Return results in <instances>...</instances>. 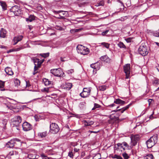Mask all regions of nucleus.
<instances>
[{
	"label": "nucleus",
	"instance_id": "37998d69",
	"mask_svg": "<svg viewBox=\"0 0 159 159\" xmlns=\"http://www.w3.org/2000/svg\"><path fill=\"white\" fill-rule=\"evenodd\" d=\"M42 91L43 92L48 93L49 92V88H44L42 90Z\"/></svg>",
	"mask_w": 159,
	"mask_h": 159
},
{
	"label": "nucleus",
	"instance_id": "a878e982",
	"mask_svg": "<svg viewBox=\"0 0 159 159\" xmlns=\"http://www.w3.org/2000/svg\"><path fill=\"white\" fill-rule=\"evenodd\" d=\"M43 80L44 84L46 86L49 85L51 84V82L49 81L47 79H43Z\"/></svg>",
	"mask_w": 159,
	"mask_h": 159
},
{
	"label": "nucleus",
	"instance_id": "58836bf2",
	"mask_svg": "<svg viewBox=\"0 0 159 159\" xmlns=\"http://www.w3.org/2000/svg\"><path fill=\"white\" fill-rule=\"evenodd\" d=\"M44 59H42L41 60L39 61V64H37V68H40L41 66V64L44 61Z\"/></svg>",
	"mask_w": 159,
	"mask_h": 159
},
{
	"label": "nucleus",
	"instance_id": "c756f323",
	"mask_svg": "<svg viewBox=\"0 0 159 159\" xmlns=\"http://www.w3.org/2000/svg\"><path fill=\"white\" fill-rule=\"evenodd\" d=\"M144 158L145 159H153V157L152 154H150L147 155Z\"/></svg>",
	"mask_w": 159,
	"mask_h": 159
},
{
	"label": "nucleus",
	"instance_id": "b1692460",
	"mask_svg": "<svg viewBox=\"0 0 159 159\" xmlns=\"http://www.w3.org/2000/svg\"><path fill=\"white\" fill-rule=\"evenodd\" d=\"M14 82L15 86L18 87L20 85V80L16 78L14 80Z\"/></svg>",
	"mask_w": 159,
	"mask_h": 159
},
{
	"label": "nucleus",
	"instance_id": "338daca9",
	"mask_svg": "<svg viewBox=\"0 0 159 159\" xmlns=\"http://www.w3.org/2000/svg\"><path fill=\"white\" fill-rule=\"evenodd\" d=\"M116 158L117 159H122V158L121 156L119 155H117Z\"/></svg>",
	"mask_w": 159,
	"mask_h": 159
},
{
	"label": "nucleus",
	"instance_id": "4d7b16f0",
	"mask_svg": "<svg viewBox=\"0 0 159 159\" xmlns=\"http://www.w3.org/2000/svg\"><path fill=\"white\" fill-rule=\"evenodd\" d=\"M108 30H107L105 31L102 32V34L103 36L105 35L106 34H107L108 33Z\"/></svg>",
	"mask_w": 159,
	"mask_h": 159
},
{
	"label": "nucleus",
	"instance_id": "6ab92c4d",
	"mask_svg": "<svg viewBox=\"0 0 159 159\" xmlns=\"http://www.w3.org/2000/svg\"><path fill=\"white\" fill-rule=\"evenodd\" d=\"M89 52V50L88 48L84 47L82 51L81 54L86 55L88 54Z\"/></svg>",
	"mask_w": 159,
	"mask_h": 159
},
{
	"label": "nucleus",
	"instance_id": "13d9d810",
	"mask_svg": "<svg viewBox=\"0 0 159 159\" xmlns=\"http://www.w3.org/2000/svg\"><path fill=\"white\" fill-rule=\"evenodd\" d=\"M154 113V111H153L152 112V114H151L150 116V117H149V118L150 119H153V115Z\"/></svg>",
	"mask_w": 159,
	"mask_h": 159
},
{
	"label": "nucleus",
	"instance_id": "f03ea898",
	"mask_svg": "<svg viewBox=\"0 0 159 159\" xmlns=\"http://www.w3.org/2000/svg\"><path fill=\"white\" fill-rule=\"evenodd\" d=\"M138 52L139 54L144 56L147 55L148 52L147 47L145 44H142L138 49Z\"/></svg>",
	"mask_w": 159,
	"mask_h": 159
},
{
	"label": "nucleus",
	"instance_id": "423d86ee",
	"mask_svg": "<svg viewBox=\"0 0 159 159\" xmlns=\"http://www.w3.org/2000/svg\"><path fill=\"white\" fill-rule=\"evenodd\" d=\"M91 90L90 88H84L83 91L80 93V95L82 98H87L90 95Z\"/></svg>",
	"mask_w": 159,
	"mask_h": 159
},
{
	"label": "nucleus",
	"instance_id": "c85d7f7f",
	"mask_svg": "<svg viewBox=\"0 0 159 159\" xmlns=\"http://www.w3.org/2000/svg\"><path fill=\"white\" fill-rule=\"evenodd\" d=\"M98 89L99 90L104 91L107 89V86L106 85H102L99 87Z\"/></svg>",
	"mask_w": 159,
	"mask_h": 159
},
{
	"label": "nucleus",
	"instance_id": "c9c22d12",
	"mask_svg": "<svg viewBox=\"0 0 159 159\" xmlns=\"http://www.w3.org/2000/svg\"><path fill=\"white\" fill-rule=\"evenodd\" d=\"M17 154V152L16 151H11L10 152L9 154L8 155L10 156H12L14 155H16Z\"/></svg>",
	"mask_w": 159,
	"mask_h": 159
},
{
	"label": "nucleus",
	"instance_id": "dca6fc26",
	"mask_svg": "<svg viewBox=\"0 0 159 159\" xmlns=\"http://www.w3.org/2000/svg\"><path fill=\"white\" fill-rule=\"evenodd\" d=\"M34 62L35 66H34V71L37 70L39 68H37V64H39V59L38 58H36L34 59Z\"/></svg>",
	"mask_w": 159,
	"mask_h": 159
},
{
	"label": "nucleus",
	"instance_id": "bb28decb",
	"mask_svg": "<svg viewBox=\"0 0 159 159\" xmlns=\"http://www.w3.org/2000/svg\"><path fill=\"white\" fill-rule=\"evenodd\" d=\"M47 135V132L46 131L39 133L38 134V135L41 138H43L45 137Z\"/></svg>",
	"mask_w": 159,
	"mask_h": 159
},
{
	"label": "nucleus",
	"instance_id": "79ce46f5",
	"mask_svg": "<svg viewBox=\"0 0 159 159\" xmlns=\"http://www.w3.org/2000/svg\"><path fill=\"white\" fill-rule=\"evenodd\" d=\"M153 34L155 36L159 37V30L154 33Z\"/></svg>",
	"mask_w": 159,
	"mask_h": 159
},
{
	"label": "nucleus",
	"instance_id": "4468645a",
	"mask_svg": "<svg viewBox=\"0 0 159 159\" xmlns=\"http://www.w3.org/2000/svg\"><path fill=\"white\" fill-rule=\"evenodd\" d=\"M100 59L102 61H105L107 63L109 62L110 60V58L106 55L101 57H100Z\"/></svg>",
	"mask_w": 159,
	"mask_h": 159
},
{
	"label": "nucleus",
	"instance_id": "473e14b6",
	"mask_svg": "<svg viewBox=\"0 0 159 159\" xmlns=\"http://www.w3.org/2000/svg\"><path fill=\"white\" fill-rule=\"evenodd\" d=\"M66 12H67L66 11H63L62 10H60L58 11H55L54 12L56 14H58L59 13H61V12H62V14H61V15H62L63 16H66V15H65L66 14Z\"/></svg>",
	"mask_w": 159,
	"mask_h": 159
},
{
	"label": "nucleus",
	"instance_id": "de8ad7c7",
	"mask_svg": "<svg viewBox=\"0 0 159 159\" xmlns=\"http://www.w3.org/2000/svg\"><path fill=\"white\" fill-rule=\"evenodd\" d=\"M96 64L95 63L94 64H92L91 65V67L93 68L94 69H96Z\"/></svg>",
	"mask_w": 159,
	"mask_h": 159
},
{
	"label": "nucleus",
	"instance_id": "f8f14e48",
	"mask_svg": "<svg viewBox=\"0 0 159 159\" xmlns=\"http://www.w3.org/2000/svg\"><path fill=\"white\" fill-rule=\"evenodd\" d=\"M15 143V140L13 139H11L6 144V146L8 148H12L14 146Z\"/></svg>",
	"mask_w": 159,
	"mask_h": 159
},
{
	"label": "nucleus",
	"instance_id": "9b49d317",
	"mask_svg": "<svg viewBox=\"0 0 159 159\" xmlns=\"http://www.w3.org/2000/svg\"><path fill=\"white\" fill-rule=\"evenodd\" d=\"M23 130L27 131L31 129L32 127L31 125L27 122H24L22 125Z\"/></svg>",
	"mask_w": 159,
	"mask_h": 159
},
{
	"label": "nucleus",
	"instance_id": "680f3d73",
	"mask_svg": "<svg viewBox=\"0 0 159 159\" xmlns=\"http://www.w3.org/2000/svg\"><path fill=\"white\" fill-rule=\"evenodd\" d=\"M117 155H117L116 154L114 155H112L111 156V157L112 158H117Z\"/></svg>",
	"mask_w": 159,
	"mask_h": 159
},
{
	"label": "nucleus",
	"instance_id": "20e7f679",
	"mask_svg": "<svg viewBox=\"0 0 159 159\" xmlns=\"http://www.w3.org/2000/svg\"><path fill=\"white\" fill-rule=\"evenodd\" d=\"M51 73L55 76L61 77L63 76L64 73L61 68L52 69L50 70Z\"/></svg>",
	"mask_w": 159,
	"mask_h": 159
},
{
	"label": "nucleus",
	"instance_id": "09e8293b",
	"mask_svg": "<svg viewBox=\"0 0 159 159\" xmlns=\"http://www.w3.org/2000/svg\"><path fill=\"white\" fill-rule=\"evenodd\" d=\"M82 29H83L82 28H80V29H76L73 30V31L75 32H77L78 31H80Z\"/></svg>",
	"mask_w": 159,
	"mask_h": 159
},
{
	"label": "nucleus",
	"instance_id": "cd10ccee",
	"mask_svg": "<svg viewBox=\"0 0 159 159\" xmlns=\"http://www.w3.org/2000/svg\"><path fill=\"white\" fill-rule=\"evenodd\" d=\"M117 45L120 48H126V46L123 43L121 42H120L119 43H118L117 44Z\"/></svg>",
	"mask_w": 159,
	"mask_h": 159
},
{
	"label": "nucleus",
	"instance_id": "393cba45",
	"mask_svg": "<svg viewBox=\"0 0 159 159\" xmlns=\"http://www.w3.org/2000/svg\"><path fill=\"white\" fill-rule=\"evenodd\" d=\"M5 85V82L0 80V88H1V91H3L6 90L5 89H3ZM6 90H7L6 89Z\"/></svg>",
	"mask_w": 159,
	"mask_h": 159
},
{
	"label": "nucleus",
	"instance_id": "39448f33",
	"mask_svg": "<svg viewBox=\"0 0 159 159\" xmlns=\"http://www.w3.org/2000/svg\"><path fill=\"white\" fill-rule=\"evenodd\" d=\"M128 144L125 142L122 143H118L116 145H115L114 149H123L124 150L126 148H128Z\"/></svg>",
	"mask_w": 159,
	"mask_h": 159
},
{
	"label": "nucleus",
	"instance_id": "f704fd0d",
	"mask_svg": "<svg viewBox=\"0 0 159 159\" xmlns=\"http://www.w3.org/2000/svg\"><path fill=\"white\" fill-rule=\"evenodd\" d=\"M7 120L6 119H3L2 120V124L3 125V128H4V129H5L6 127L5 125H7Z\"/></svg>",
	"mask_w": 159,
	"mask_h": 159
},
{
	"label": "nucleus",
	"instance_id": "0e129e2a",
	"mask_svg": "<svg viewBox=\"0 0 159 159\" xmlns=\"http://www.w3.org/2000/svg\"><path fill=\"white\" fill-rule=\"evenodd\" d=\"M13 140H15V143H16V141L17 142H20V140L17 139H13Z\"/></svg>",
	"mask_w": 159,
	"mask_h": 159
},
{
	"label": "nucleus",
	"instance_id": "e2e57ef3",
	"mask_svg": "<svg viewBox=\"0 0 159 159\" xmlns=\"http://www.w3.org/2000/svg\"><path fill=\"white\" fill-rule=\"evenodd\" d=\"M153 83L155 84H158V81L157 80H155L153 82Z\"/></svg>",
	"mask_w": 159,
	"mask_h": 159
},
{
	"label": "nucleus",
	"instance_id": "6e6552de",
	"mask_svg": "<svg viewBox=\"0 0 159 159\" xmlns=\"http://www.w3.org/2000/svg\"><path fill=\"white\" fill-rule=\"evenodd\" d=\"M130 64H127L123 66L124 70L126 74V78L128 79L129 76L130 72Z\"/></svg>",
	"mask_w": 159,
	"mask_h": 159
},
{
	"label": "nucleus",
	"instance_id": "1a4fd4ad",
	"mask_svg": "<svg viewBox=\"0 0 159 159\" xmlns=\"http://www.w3.org/2000/svg\"><path fill=\"white\" fill-rule=\"evenodd\" d=\"M131 143L133 146L135 145L139 139V135L136 134L135 135H132L131 136Z\"/></svg>",
	"mask_w": 159,
	"mask_h": 159
},
{
	"label": "nucleus",
	"instance_id": "052dcab7",
	"mask_svg": "<svg viewBox=\"0 0 159 159\" xmlns=\"http://www.w3.org/2000/svg\"><path fill=\"white\" fill-rule=\"evenodd\" d=\"M41 157L42 158H43L44 157H46V158H47V157L43 153H42V154L41 155Z\"/></svg>",
	"mask_w": 159,
	"mask_h": 159
},
{
	"label": "nucleus",
	"instance_id": "864d4df0",
	"mask_svg": "<svg viewBox=\"0 0 159 159\" xmlns=\"http://www.w3.org/2000/svg\"><path fill=\"white\" fill-rule=\"evenodd\" d=\"M26 86L27 87H29L31 86L29 81H26Z\"/></svg>",
	"mask_w": 159,
	"mask_h": 159
},
{
	"label": "nucleus",
	"instance_id": "a211bd4d",
	"mask_svg": "<svg viewBox=\"0 0 159 159\" xmlns=\"http://www.w3.org/2000/svg\"><path fill=\"white\" fill-rule=\"evenodd\" d=\"M0 5L2 7L3 11H5L7 9V6L5 2L0 0Z\"/></svg>",
	"mask_w": 159,
	"mask_h": 159
},
{
	"label": "nucleus",
	"instance_id": "603ef678",
	"mask_svg": "<svg viewBox=\"0 0 159 159\" xmlns=\"http://www.w3.org/2000/svg\"><path fill=\"white\" fill-rule=\"evenodd\" d=\"M68 156L70 157H73V153L71 152H69L68 153Z\"/></svg>",
	"mask_w": 159,
	"mask_h": 159
},
{
	"label": "nucleus",
	"instance_id": "5fc2aeb1",
	"mask_svg": "<svg viewBox=\"0 0 159 159\" xmlns=\"http://www.w3.org/2000/svg\"><path fill=\"white\" fill-rule=\"evenodd\" d=\"M74 72V70H73V69H70V70L67 71V73L68 74H69V73L71 74V73H73Z\"/></svg>",
	"mask_w": 159,
	"mask_h": 159
},
{
	"label": "nucleus",
	"instance_id": "4be33fe9",
	"mask_svg": "<svg viewBox=\"0 0 159 159\" xmlns=\"http://www.w3.org/2000/svg\"><path fill=\"white\" fill-rule=\"evenodd\" d=\"M114 103L116 104H124L125 103V101L122 100L118 98L116 99L114 101Z\"/></svg>",
	"mask_w": 159,
	"mask_h": 159
},
{
	"label": "nucleus",
	"instance_id": "a18cd8bd",
	"mask_svg": "<svg viewBox=\"0 0 159 159\" xmlns=\"http://www.w3.org/2000/svg\"><path fill=\"white\" fill-rule=\"evenodd\" d=\"M23 47H21L19 48H16L14 50L15 51H18L20 50L23 49Z\"/></svg>",
	"mask_w": 159,
	"mask_h": 159
},
{
	"label": "nucleus",
	"instance_id": "f257e3e1",
	"mask_svg": "<svg viewBox=\"0 0 159 159\" xmlns=\"http://www.w3.org/2000/svg\"><path fill=\"white\" fill-rule=\"evenodd\" d=\"M157 135L155 134L152 136L146 142L147 147L148 148H151L157 142Z\"/></svg>",
	"mask_w": 159,
	"mask_h": 159
},
{
	"label": "nucleus",
	"instance_id": "7ed1b4c3",
	"mask_svg": "<svg viewBox=\"0 0 159 159\" xmlns=\"http://www.w3.org/2000/svg\"><path fill=\"white\" fill-rule=\"evenodd\" d=\"M50 132L53 134L57 133L60 130L58 125L54 123H52L50 124Z\"/></svg>",
	"mask_w": 159,
	"mask_h": 159
},
{
	"label": "nucleus",
	"instance_id": "2f4dec72",
	"mask_svg": "<svg viewBox=\"0 0 159 159\" xmlns=\"http://www.w3.org/2000/svg\"><path fill=\"white\" fill-rule=\"evenodd\" d=\"M101 44L107 48H108L110 46V44L105 42H103L101 43Z\"/></svg>",
	"mask_w": 159,
	"mask_h": 159
},
{
	"label": "nucleus",
	"instance_id": "aec40b11",
	"mask_svg": "<svg viewBox=\"0 0 159 159\" xmlns=\"http://www.w3.org/2000/svg\"><path fill=\"white\" fill-rule=\"evenodd\" d=\"M7 34V31L4 29H2L1 30L0 37L2 38L5 37Z\"/></svg>",
	"mask_w": 159,
	"mask_h": 159
},
{
	"label": "nucleus",
	"instance_id": "49530a36",
	"mask_svg": "<svg viewBox=\"0 0 159 159\" xmlns=\"http://www.w3.org/2000/svg\"><path fill=\"white\" fill-rule=\"evenodd\" d=\"M94 106L95 107V108H100L101 107L100 105L96 103H94Z\"/></svg>",
	"mask_w": 159,
	"mask_h": 159
},
{
	"label": "nucleus",
	"instance_id": "6e6d98bb",
	"mask_svg": "<svg viewBox=\"0 0 159 159\" xmlns=\"http://www.w3.org/2000/svg\"><path fill=\"white\" fill-rule=\"evenodd\" d=\"M104 5V2L103 1H101L98 3V6H103Z\"/></svg>",
	"mask_w": 159,
	"mask_h": 159
},
{
	"label": "nucleus",
	"instance_id": "5701e85b",
	"mask_svg": "<svg viewBox=\"0 0 159 159\" xmlns=\"http://www.w3.org/2000/svg\"><path fill=\"white\" fill-rule=\"evenodd\" d=\"M35 19V16L33 15H30L28 18L26 19V20L27 21H30L31 22Z\"/></svg>",
	"mask_w": 159,
	"mask_h": 159
},
{
	"label": "nucleus",
	"instance_id": "72a5a7b5",
	"mask_svg": "<svg viewBox=\"0 0 159 159\" xmlns=\"http://www.w3.org/2000/svg\"><path fill=\"white\" fill-rule=\"evenodd\" d=\"M100 154L99 153H97L93 157V159H100Z\"/></svg>",
	"mask_w": 159,
	"mask_h": 159
},
{
	"label": "nucleus",
	"instance_id": "412c9836",
	"mask_svg": "<svg viewBox=\"0 0 159 159\" xmlns=\"http://www.w3.org/2000/svg\"><path fill=\"white\" fill-rule=\"evenodd\" d=\"M84 47V46H83L81 45H78L76 47L78 52L81 54L82 51L83 50Z\"/></svg>",
	"mask_w": 159,
	"mask_h": 159
},
{
	"label": "nucleus",
	"instance_id": "ddd939ff",
	"mask_svg": "<svg viewBox=\"0 0 159 159\" xmlns=\"http://www.w3.org/2000/svg\"><path fill=\"white\" fill-rule=\"evenodd\" d=\"M23 37L22 35L17 36L15 37L13 39V40L14 42V45H15L19 41H20L23 38Z\"/></svg>",
	"mask_w": 159,
	"mask_h": 159
},
{
	"label": "nucleus",
	"instance_id": "69168bd1",
	"mask_svg": "<svg viewBox=\"0 0 159 159\" xmlns=\"http://www.w3.org/2000/svg\"><path fill=\"white\" fill-rule=\"evenodd\" d=\"M74 151L75 152H78L79 150V149H78V148H74Z\"/></svg>",
	"mask_w": 159,
	"mask_h": 159
},
{
	"label": "nucleus",
	"instance_id": "8fccbe9b",
	"mask_svg": "<svg viewBox=\"0 0 159 159\" xmlns=\"http://www.w3.org/2000/svg\"><path fill=\"white\" fill-rule=\"evenodd\" d=\"M89 123V125H93V124H94V121H91V120H88L87 121Z\"/></svg>",
	"mask_w": 159,
	"mask_h": 159
},
{
	"label": "nucleus",
	"instance_id": "ea45409f",
	"mask_svg": "<svg viewBox=\"0 0 159 159\" xmlns=\"http://www.w3.org/2000/svg\"><path fill=\"white\" fill-rule=\"evenodd\" d=\"M132 39V38L129 37L125 39V40L126 41L127 43H130L131 42Z\"/></svg>",
	"mask_w": 159,
	"mask_h": 159
},
{
	"label": "nucleus",
	"instance_id": "e433bc0d",
	"mask_svg": "<svg viewBox=\"0 0 159 159\" xmlns=\"http://www.w3.org/2000/svg\"><path fill=\"white\" fill-rule=\"evenodd\" d=\"M40 55L41 57H43L44 58H46L47 57H48L49 56V53H42L40 54Z\"/></svg>",
	"mask_w": 159,
	"mask_h": 159
},
{
	"label": "nucleus",
	"instance_id": "c03bdc74",
	"mask_svg": "<svg viewBox=\"0 0 159 159\" xmlns=\"http://www.w3.org/2000/svg\"><path fill=\"white\" fill-rule=\"evenodd\" d=\"M55 28L57 30H59L60 31L62 30L63 29L61 27L58 25H57L56 26Z\"/></svg>",
	"mask_w": 159,
	"mask_h": 159
},
{
	"label": "nucleus",
	"instance_id": "9d476101",
	"mask_svg": "<svg viewBox=\"0 0 159 159\" xmlns=\"http://www.w3.org/2000/svg\"><path fill=\"white\" fill-rule=\"evenodd\" d=\"M22 119L21 117L19 116H16L14 118V120L12 121V124L16 126H18L21 123Z\"/></svg>",
	"mask_w": 159,
	"mask_h": 159
},
{
	"label": "nucleus",
	"instance_id": "bf43d9fd",
	"mask_svg": "<svg viewBox=\"0 0 159 159\" xmlns=\"http://www.w3.org/2000/svg\"><path fill=\"white\" fill-rule=\"evenodd\" d=\"M153 101V100L152 99H149L148 100V103H149V105H150V104L151 103V102H152Z\"/></svg>",
	"mask_w": 159,
	"mask_h": 159
},
{
	"label": "nucleus",
	"instance_id": "a19ab883",
	"mask_svg": "<svg viewBox=\"0 0 159 159\" xmlns=\"http://www.w3.org/2000/svg\"><path fill=\"white\" fill-rule=\"evenodd\" d=\"M122 156L125 159H128L129 157L128 154L126 153H123Z\"/></svg>",
	"mask_w": 159,
	"mask_h": 159
},
{
	"label": "nucleus",
	"instance_id": "774afa93",
	"mask_svg": "<svg viewBox=\"0 0 159 159\" xmlns=\"http://www.w3.org/2000/svg\"><path fill=\"white\" fill-rule=\"evenodd\" d=\"M115 106V104L113 103L110 105H109L108 106L111 107H113Z\"/></svg>",
	"mask_w": 159,
	"mask_h": 159
},
{
	"label": "nucleus",
	"instance_id": "7c9ffc66",
	"mask_svg": "<svg viewBox=\"0 0 159 159\" xmlns=\"http://www.w3.org/2000/svg\"><path fill=\"white\" fill-rule=\"evenodd\" d=\"M72 84L71 83H67L66 84V87L68 90L70 89L72 87Z\"/></svg>",
	"mask_w": 159,
	"mask_h": 159
},
{
	"label": "nucleus",
	"instance_id": "4c0bfd02",
	"mask_svg": "<svg viewBox=\"0 0 159 159\" xmlns=\"http://www.w3.org/2000/svg\"><path fill=\"white\" fill-rule=\"evenodd\" d=\"M83 122L84 123V125L85 126H91V125H89V123L87 120H84L83 121Z\"/></svg>",
	"mask_w": 159,
	"mask_h": 159
},
{
	"label": "nucleus",
	"instance_id": "3c124183",
	"mask_svg": "<svg viewBox=\"0 0 159 159\" xmlns=\"http://www.w3.org/2000/svg\"><path fill=\"white\" fill-rule=\"evenodd\" d=\"M57 18L61 19H64L65 18L64 17L62 16L61 14H59V16L57 17Z\"/></svg>",
	"mask_w": 159,
	"mask_h": 159
},
{
	"label": "nucleus",
	"instance_id": "2eb2a0df",
	"mask_svg": "<svg viewBox=\"0 0 159 159\" xmlns=\"http://www.w3.org/2000/svg\"><path fill=\"white\" fill-rule=\"evenodd\" d=\"M5 71L6 73L9 75H12L13 74V72L11 68L8 67H6L5 69Z\"/></svg>",
	"mask_w": 159,
	"mask_h": 159
},
{
	"label": "nucleus",
	"instance_id": "0eeeda50",
	"mask_svg": "<svg viewBox=\"0 0 159 159\" xmlns=\"http://www.w3.org/2000/svg\"><path fill=\"white\" fill-rule=\"evenodd\" d=\"M11 12H13L16 16H18L20 14L21 10L20 7L18 6L15 5L11 7L10 9Z\"/></svg>",
	"mask_w": 159,
	"mask_h": 159
},
{
	"label": "nucleus",
	"instance_id": "f3484780",
	"mask_svg": "<svg viewBox=\"0 0 159 159\" xmlns=\"http://www.w3.org/2000/svg\"><path fill=\"white\" fill-rule=\"evenodd\" d=\"M131 105V103H130L128 105L126 106L125 107L122 108L121 109H117L115 110L114 111L115 112H117L118 111H121V113H123Z\"/></svg>",
	"mask_w": 159,
	"mask_h": 159
}]
</instances>
